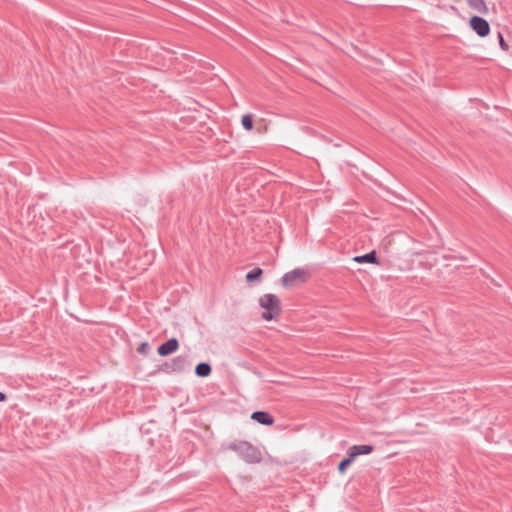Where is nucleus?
Masks as SVG:
<instances>
[{"instance_id": "obj_12", "label": "nucleus", "mask_w": 512, "mask_h": 512, "mask_svg": "<svg viewBox=\"0 0 512 512\" xmlns=\"http://www.w3.org/2000/svg\"><path fill=\"white\" fill-rule=\"evenodd\" d=\"M262 274H263L262 269L255 268V269H253L252 271H250V272H248L246 274V280L248 282H251V281H254V280H259L261 278Z\"/></svg>"}, {"instance_id": "obj_5", "label": "nucleus", "mask_w": 512, "mask_h": 512, "mask_svg": "<svg viewBox=\"0 0 512 512\" xmlns=\"http://www.w3.org/2000/svg\"><path fill=\"white\" fill-rule=\"evenodd\" d=\"M178 348H179V343H178L177 339L171 338L164 344L160 345L158 347L157 351L160 356H168V355L174 353L175 351H177Z\"/></svg>"}, {"instance_id": "obj_10", "label": "nucleus", "mask_w": 512, "mask_h": 512, "mask_svg": "<svg viewBox=\"0 0 512 512\" xmlns=\"http://www.w3.org/2000/svg\"><path fill=\"white\" fill-rule=\"evenodd\" d=\"M195 373L200 377H207L211 373V367L207 363H200L196 366Z\"/></svg>"}, {"instance_id": "obj_8", "label": "nucleus", "mask_w": 512, "mask_h": 512, "mask_svg": "<svg viewBox=\"0 0 512 512\" xmlns=\"http://www.w3.org/2000/svg\"><path fill=\"white\" fill-rule=\"evenodd\" d=\"M468 6L477 13L487 14L488 6L484 0H467Z\"/></svg>"}, {"instance_id": "obj_1", "label": "nucleus", "mask_w": 512, "mask_h": 512, "mask_svg": "<svg viewBox=\"0 0 512 512\" xmlns=\"http://www.w3.org/2000/svg\"><path fill=\"white\" fill-rule=\"evenodd\" d=\"M259 306L262 310L261 317L265 321H277L281 315V301L279 297L272 293L263 294L259 300Z\"/></svg>"}, {"instance_id": "obj_16", "label": "nucleus", "mask_w": 512, "mask_h": 512, "mask_svg": "<svg viewBox=\"0 0 512 512\" xmlns=\"http://www.w3.org/2000/svg\"><path fill=\"white\" fill-rule=\"evenodd\" d=\"M6 399V396L4 393L0 392V402L4 401Z\"/></svg>"}, {"instance_id": "obj_13", "label": "nucleus", "mask_w": 512, "mask_h": 512, "mask_svg": "<svg viewBox=\"0 0 512 512\" xmlns=\"http://www.w3.org/2000/svg\"><path fill=\"white\" fill-rule=\"evenodd\" d=\"M354 460L348 455V458L343 459L339 465H338V471L343 474L347 467L353 462Z\"/></svg>"}, {"instance_id": "obj_6", "label": "nucleus", "mask_w": 512, "mask_h": 512, "mask_svg": "<svg viewBox=\"0 0 512 512\" xmlns=\"http://www.w3.org/2000/svg\"><path fill=\"white\" fill-rule=\"evenodd\" d=\"M251 419L266 426H272L274 424V418L268 412L265 411L253 412L251 414Z\"/></svg>"}, {"instance_id": "obj_4", "label": "nucleus", "mask_w": 512, "mask_h": 512, "mask_svg": "<svg viewBox=\"0 0 512 512\" xmlns=\"http://www.w3.org/2000/svg\"><path fill=\"white\" fill-rule=\"evenodd\" d=\"M469 26L479 37H487L490 33V25L484 18L478 16L471 17Z\"/></svg>"}, {"instance_id": "obj_15", "label": "nucleus", "mask_w": 512, "mask_h": 512, "mask_svg": "<svg viewBox=\"0 0 512 512\" xmlns=\"http://www.w3.org/2000/svg\"><path fill=\"white\" fill-rule=\"evenodd\" d=\"M498 39H499V45L501 47V49L503 51H508L509 50V45L507 44V42L504 40L503 36L501 33L498 34Z\"/></svg>"}, {"instance_id": "obj_14", "label": "nucleus", "mask_w": 512, "mask_h": 512, "mask_svg": "<svg viewBox=\"0 0 512 512\" xmlns=\"http://www.w3.org/2000/svg\"><path fill=\"white\" fill-rule=\"evenodd\" d=\"M149 349H150V347H149L148 343L143 342V343H141V344L139 345V347H138V352H139L140 354H142V355H147V354H148V352H149Z\"/></svg>"}, {"instance_id": "obj_7", "label": "nucleus", "mask_w": 512, "mask_h": 512, "mask_svg": "<svg viewBox=\"0 0 512 512\" xmlns=\"http://www.w3.org/2000/svg\"><path fill=\"white\" fill-rule=\"evenodd\" d=\"M373 451L370 445H354L349 449L348 455L354 460L359 455H367Z\"/></svg>"}, {"instance_id": "obj_3", "label": "nucleus", "mask_w": 512, "mask_h": 512, "mask_svg": "<svg viewBox=\"0 0 512 512\" xmlns=\"http://www.w3.org/2000/svg\"><path fill=\"white\" fill-rule=\"evenodd\" d=\"M309 278L310 271L307 268H295L281 277V284L284 288L290 289L305 284Z\"/></svg>"}, {"instance_id": "obj_11", "label": "nucleus", "mask_w": 512, "mask_h": 512, "mask_svg": "<svg viewBox=\"0 0 512 512\" xmlns=\"http://www.w3.org/2000/svg\"><path fill=\"white\" fill-rule=\"evenodd\" d=\"M241 124L246 131H251L253 129V115L245 114L241 117Z\"/></svg>"}, {"instance_id": "obj_9", "label": "nucleus", "mask_w": 512, "mask_h": 512, "mask_svg": "<svg viewBox=\"0 0 512 512\" xmlns=\"http://www.w3.org/2000/svg\"><path fill=\"white\" fill-rule=\"evenodd\" d=\"M353 261L356 263H371L376 265L379 264L375 251H371L370 253L365 255L356 256L353 258Z\"/></svg>"}, {"instance_id": "obj_2", "label": "nucleus", "mask_w": 512, "mask_h": 512, "mask_svg": "<svg viewBox=\"0 0 512 512\" xmlns=\"http://www.w3.org/2000/svg\"><path fill=\"white\" fill-rule=\"evenodd\" d=\"M228 449L237 452L240 457L247 463H259L263 459L262 451L259 447L244 440L232 442L228 445Z\"/></svg>"}]
</instances>
